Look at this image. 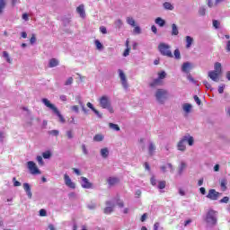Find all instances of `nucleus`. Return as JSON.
<instances>
[{"instance_id":"41","label":"nucleus","mask_w":230,"mask_h":230,"mask_svg":"<svg viewBox=\"0 0 230 230\" xmlns=\"http://www.w3.org/2000/svg\"><path fill=\"white\" fill-rule=\"evenodd\" d=\"M95 46H96L97 49H103V45L98 40H95Z\"/></svg>"},{"instance_id":"32","label":"nucleus","mask_w":230,"mask_h":230,"mask_svg":"<svg viewBox=\"0 0 230 230\" xmlns=\"http://www.w3.org/2000/svg\"><path fill=\"white\" fill-rule=\"evenodd\" d=\"M3 57H4V58H5L6 62H8V64H12L13 60H12V58H10V55L8 54V52L4 51Z\"/></svg>"},{"instance_id":"60","label":"nucleus","mask_w":230,"mask_h":230,"mask_svg":"<svg viewBox=\"0 0 230 230\" xmlns=\"http://www.w3.org/2000/svg\"><path fill=\"white\" fill-rule=\"evenodd\" d=\"M226 85H223V86H219L218 87V93L219 94H223L224 93V89H225Z\"/></svg>"},{"instance_id":"8","label":"nucleus","mask_w":230,"mask_h":230,"mask_svg":"<svg viewBox=\"0 0 230 230\" xmlns=\"http://www.w3.org/2000/svg\"><path fill=\"white\" fill-rule=\"evenodd\" d=\"M64 181H65V184H66V186H67V188H70L71 190H75V188H76V184L75 182H73V181H71V178L69 177V175L65 174Z\"/></svg>"},{"instance_id":"16","label":"nucleus","mask_w":230,"mask_h":230,"mask_svg":"<svg viewBox=\"0 0 230 230\" xmlns=\"http://www.w3.org/2000/svg\"><path fill=\"white\" fill-rule=\"evenodd\" d=\"M76 12H77V13H79V15H80V17H82V19H84V17H85V9H84V4H80L76 8Z\"/></svg>"},{"instance_id":"3","label":"nucleus","mask_w":230,"mask_h":230,"mask_svg":"<svg viewBox=\"0 0 230 230\" xmlns=\"http://www.w3.org/2000/svg\"><path fill=\"white\" fill-rule=\"evenodd\" d=\"M155 98L159 103H164V100L168 99V91L164 89L156 90Z\"/></svg>"},{"instance_id":"31","label":"nucleus","mask_w":230,"mask_h":230,"mask_svg":"<svg viewBox=\"0 0 230 230\" xmlns=\"http://www.w3.org/2000/svg\"><path fill=\"white\" fill-rule=\"evenodd\" d=\"M156 85H161V79L156 78L150 83V87H156Z\"/></svg>"},{"instance_id":"29","label":"nucleus","mask_w":230,"mask_h":230,"mask_svg":"<svg viewBox=\"0 0 230 230\" xmlns=\"http://www.w3.org/2000/svg\"><path fill=\"white\" fill-rule=\"evenodd\" d=\"M183 111L184 112H187V114H190V112H191V104L190 103L183 104Z\"/></svg>"},{"instance_id":"53","label":"nucleus","mask_w":230,"mask_h":230,"mask_svg":"<svg viewBox=\"0 0 230 230\" xmlns=\"http://www.w3.org/2000/svg\"><path fill=\"white\" fill-rule=\"evenodd\" d=\"M71 84H73V77H69L65 85H71Z\"/></svg>"},{"instance_id":"22","label":"nucleus","mask_w":230,"mask_h":230,"mask_svg":"<svg viewBox=\"0 0 230 230\" xmlns=\"http://www.w3.org/2000/svg\"><path fill=\"white\" fill-rule=\"evenodd\" d=\"M58 66V60L57 58H51L49 62V67H57Z\"/></svg>"},{"instance_id":"54","label":"nucleus","mask_w":230,"mask_h":230,"mask_svg":"<svg viewBox=\"0 0 230 230\" xmlns=\"http://www.w3.org/2000/svg\"><path fill=\"white\" fill-rule=\"evenodd\" d=\"M147 217H148V214H146V213L143 214L140 218L141 222H145Z\"/></svg>"},{"instance_id":"19","label":"nucleus","mask_w":230,"mask_h":230,"mask_svg":"<svg viewBox=\"0 0 230 230\" xmlns=\"http://www.w3.org/2000/svg\"><path fill=\"white\" fill-rule=\"evenodd\" d=\"M4 8H6V0H0V15L4 13Z\"/></svg>"},{"instance_id":"34","label":"nucleus","mask_w":230,"mask_h":230,"mask_svg":"<svg viewBox=\"0 0 230 230\" xmlns=\"http://www.w3.org/2000/svg\"><path fill=\"white\" fill-rule=\"evenodd\" d=\"M66 136L67 139H73L75 137V133L73 132L72 129H69L66 131Z\"/></svg>"},{"instance_id":"35","label":"nucleus","mask_w":230,"mask_h":230,"mask_svg":"<svg viewBox=\"0 0 230 230\" xmlns=\"http://www.w3.org/2000/svg\"><path fill=\"white\" fill-rule=\"evenodd\" d=\"M109 127H110V128H112L113 130H116L117 132H119V130H120L119 126H118V124L110 123Z\"/></svg>"},{"instance_id":"14","label":"nucleus","mask_w":230,"mask_h":230,"mask_svg":"<svg viewBox=\"0 0 230 230\" xmlns=\"http://www.w3.org/2000/svg\"><path fill=\"white\" fill-rule=\"evenodd\" d=\"M208 76L213 80V82H218V76H220V74L218 72L210 71L208 72Z\"/></svg>"},{"instance_id":"9","label":"nucleus","mask_w":230,"mask_h":230,"mask_svg":"<svg viewBox=\"0 0 230 230\" xmlns=\"http://www.w3.org/2000/svg\"><path fill=\"white\" fill-rule=\"evenodd\" d=\"M106 208H104V214L105 215H111L112 211H114V204H112V201H106Z\"/></svg>"},{"instance_id":"52","label":"nucleus","mask_w":230,"mask_h":230,"mask_svg":"<svg viewBox=\"0 0 230 230\" xmlns=\"http://www.w3.org/2000/svg\"><path fill=\"white\" fill-rule=\"evenodd\" d=\"M82 150H83V154H84V155H87L88 151H87V147L85 146V145H82Z\"/></svg>"},{"instance_id":"45","label":"nucleus","mask_w":230,"mask_h":230,"mask_svg":"<svg viewBox=\"0 0 230 230\" xmlns=\"http://www.w3.org/2000/svg\"><path fill=\"white\" fill-rule=\"evenodd\" d=\"M40 217H48V212L46 211V209L41 208L40 210Z\"/></svg>"},{"instance_id":"2","label":"nucleus","mask_w":230,"mask_h":230,"mask_svg":"<svg viewBox=\"0 0 230 230\" xmlns=\"http://www.w3.org/2000/svg\"><path fill=\"white\" fill-rule=\"evenodd\" d=\"M158 49L164 57H168V58H173V54L170 50V45L166 43H160L158 45Z\"/></svg>"},{"instance_id":"43","label":"nucleus","mask_w":230,"mask_h":230,"mask_svg":"<svg viewBox=\"0 0 230 230\" xmlns=\"http://www.w3.org/2000/svg\"><path fill=\"white\" fill-rule=\"evenodd\" d=\"M220 204H227L229 202V197L226 196L219 200Z\"/></svg>"},{"instance_id":"15","label":"nucleus","mask_w":230,"mask_h":230,"mask_svg":"<svg viewBox=\"0 0 230 230\" xmlns=\"http://www.w3.org/2000/svg\"><path fill=\"white\" fill-rule=\"evenodd\" d=\"M107 182L110 186H116V184H119V179L117 177H110L108 178Z\"/></svg>"},{"instance_id":"55","label":"nucleus","mask_w":230,"mask_h":230,"mask_svg":"<svg viewBox=\"0 0 230 230\" xmlns=\"http://www.w3.org/2000/svg\"><path fill=\"white\" fill-rule=\"evenodd\" d=\"M13 186H15V187L21 186V182L17 181V180L15 178H13Z\"/></svg>"},{"instance_id":"56","label":"nucleus","mask_w":230,"mask_h":230,"mask_svg":"<svg viewBox=\"0 0 230 230\" xmlns=\"http://www.w3.org/2000/svg\"><path fill=\"white\" fill-rule=\"evenodd\" d=\"M203 84L207 89H211V84L208 81H203Z\"/></svg>"},{"instance_id":"38","label":"nucleus","mask_w":230,"mask_h":230,"mask_svg":"<svg viewBox=\"0 0 230 230\" xmlns=\"http://www.w3.org/2000/svg\"><path fill=\"white\" fill-rule=\"evenodd\" d=\"M164 78H166V72L162 71V72L158 73V79L159 80H164Z\"/></svg>"},{"instance_id":"49","label":"nucleus","mask_w":230,"mask_h":230,"mask_svg":"<svg viewBox=\"0 0 230 230\" xmlns=\"http://www.w3.org/2000/svg\"><path fill=\"white\" fill-rule=\"evenodd\" d=\"M199 15H201V16L206 15V8L201 7V8L199 10Z\"/></svg>"},{"instance_id":"64","label":"nucleus","mask_w":230,"mask_h":230,"mask_svg":"<svg viewBox=\"0 0 230 230\" xmlns=\"http://www.w3.org/2000/svg\"><path fill=\"white\" fill-rule=\"evenodd\" d=\"M154 230H159V222L155 223Z\"/></svg>"},{"instance_id":"28","label":"nucleus","mask_w":230,"mask_h":230,"mask_svg":"<svg viewBox=\"0 0 230 230\" xmlns=\"http://www.w3.org/2000/svg\"><path fill=\"white\" fill-rule=\"evenodd\" d=\"M184 170H186V163L181 162L178 170L179 175H182V172H184Z\"/></svg>"},{"instance_id":"48","label":"nucleus","mask_w":230,"mask_h":230,"mask_svg":"<svg viewBox=\"0 0 230 230\" xmlns=\"http://www.w3.org/2000/svg\"><path fill=\"white\" fill-rule=\"evenodd\" d=\"M31 44H35L37 42V38L35 37V34H32V36L30 39Z\"/></svg>"},{"instance_id":"40","label":"nucleus","mask_w":230,"mask_h":230,"mask_svg":"<svg viewBox=\"0 0 230 230\" xmlns=\"http://www.w3.org/2000/svg\"><path fill=\"white\" fill-rule=\"evenodd\" d=\"M174 57L177 60L181 59V51L179 50V49H176L174 50Z\"/></svg>"},{"instance_id":"10","label":"nucleus","mask_w":230,"mask_h":230,"mask_svg":"<svg viewBox=\"0 0 230 230\" xmlns=\"http://www.w3.org/2000/svg\"><path fill=\"white\" fill-rule=\"evenodd\" d=\"M186 141H188V137L185 136L181 138V140L178 142V145H177L178 150H180L181 152H184V150H186V146L184 145Z\"/></svg>"},{"instance_id":"62","label":"nucleus","mask_w":230,"mask_h":230,"mask_svg":"<svg viewBox=\"0 0 230 230\" xmlns=\"http://www.w3.org/2000/svg\"><path fill=\"white\" fill-rule=\"evenodd\" d=\"M22 17L23 21H29L30 20L29 16H28V13H24Z\"/></svg>"},{"instance_id":"25","label":"nucleus","mask_w":230,"mask_h":230,"mask_svg":"<svg viewBox=\"0 0 230 230\" xmlns=\"http://www.w3.org/2000/svg\"><path fill=\"white\" fill-rule=\"evenodd\" d=\"M186 48L190 49L191 48V44H193V38H191L190 36H186Z\"/></svg>"},{"instance_id":"4","label":"nucleus","mask_w":230,"mask_h":230,"mask_svg":"<svg viewBox=\"0 0 230 230\" xmlns=\"http://www.w3.org/2000/svg\"><path fill=\"white\" fill-rule=\"evenodd\" d=\"M206 222L208 224H211L212 226H216L217 224V211L210 209L207 213Z\"/></svg>"},{"instance_id":"12","label":"nucleus","mask_w":230,"mask_h":230,"mask_svg":"<svg viewBox=\"0 0 230 230\" xmlns=\"http://www.w3.org/2000/svg\"><path fill=\"white\" fill-rule=\"evenodd\" d=\"M119 75L123 87H127V76L125 75V73H123V70L119 69Z\"/></svg>"},{"instance_id":"21","label":"nucleus","mask_w":230,"mask_h":230,"mask_svg":"<svg viewBox=\"0 0 230 230\" xmlns=\"http://www.w3.org/2000/svg\"><path fill=\"white\" fill-rule=\"evenodd\" d=\"M155 152V145H154V143H150L149 144V146H148V154L149 155H154Z\"/></svg>"},{"instance_id":"46","label":"nucleus","mask_w":230,"mask_h":230,"mask_svg":"<svg viewBox=\"0 0 230 230\" xmlns=\"http://www.w3.org/2000/svg\"><path fill=\"white\" fill-rule=\"evenodd\" d=\"M150 182H151L152 186H156V184H157V180H155V176H152V177H151Z\"/></svg>"},{"instance_id":"33","label":"nucleus","mask_w":230,"mask_h":230,"mask_svg":"<svg viewBox=\"0 0 230 230\" xmlns=\"http://www.w3.org/2000/svg\"><path fill=\"white\" fill-rule=\"evenodd\" d=\"M127 22L129 24V26L136 27V20L132 17H128L127 18Z\"/></svg>"},{"instance_id":"11","label":"nucleus","mask_w":230,"mask_h":230,"mask_svg":"<svg viewBox=\"0 0 230 230\" xmlns=\"http://www.w3.org/2000/svg\"><path fill=\"white\" fill-rule=\"evenodd\" d=\"M81 180L83 181L82 188H84L86 190H91V188H93V183H91V181H89V179H87L86 177L82 176Z\"/></svg>"},{"instance_id":"1","label":"nucleus","mask_w":230,"mask_h":230,"mask_svg":"<svg viewBox=\"0 0 230 230\" xmlns=\"http://www.w3.org/2000/svg\"><path fill=\"white\" fill-rule=\"evenodd\" d=\"M42 103H44V105L46 107H48L49 109H50V111H53L54 114H57L58 117L59 118V121L60 123H66V119H64V116H62V114L60 113V111H58V108H57L55 106V104H52L49 100L44 98L42 99Z\"/></svg>"},{"instance_id":"18","label":"nucleus","mask_w":230,"mask_h":230,"mask_svg":"<svg viewBox=\"0 0 230 230\" xmlns=\"http://www.w3.org/2000/svg\"><path fill=\"white\" fill-rule=\"evenodd\" d=\"M171 35H172V37L179 35V28H177V25L175 23L172 24Z\"/></svg>"},{"instance_id":"13","label":"nucleus","mask_w":230,"mask_h":230,"mask_svg":"<svg viewBox=\"0 0 230 230\" xmlns=\"http://www.w3.org/2000/svg\"><path fill=\"white\" fill-rule=\"evenodd\" d=\"M181 71L183 73L190 74V71H191V64L190 62L183 63L181 66Z\"/></svg>"},{"instance_id":"44","label":"nucleus","mask_w":230,"mask_h":230,"mask_svg":"<svg viewBox=\"0 0 230 230\" xmlns=\"http://www.w3.org/2000/svg\"><path fill=\"white\" fill-rule=\"evenodd\" d=\"M134 33H136L137 35H139V33H141V28L139 26H136L133 30Z\"/></svg>"},{"instance_id":"20","label":"nucleus","mask_w":230,"mask_h":230,"mask_svg":"<svg viewBox=\"0 0 230 230\" xmlns=\"http://www.w3.org/2000/svg\"><path fill=\"white\" fill-rule=\"evenodd\" d=\"M155 22V24H158V26H160L161 28H163V26H164L166 24V22L164 20H163V18H161V17L156 18Z\"/></svg>"},{"instance_id":"51","label":"nucleus","mask_w":230,"mask_h":230,"mask_svg":"<svg viewBox=\"0 0 230 230\" xmlns=\"http://www.w3.org/2000/svg\"><path fill=\"white\" fill-rule=\"evenodd\" d=\"M128 55H130V48L125 49L123 57H128Z\"/></svg>"},{"instance_id":"6","label":"nucleus","mask_w":230,"mask_h":230,"mask_svg":"<svg viewBox=\"0 0 230 230\" xmlns=\"http://www.w3.org/2000/svg\"><path fill=\"white\" fill-rule=\"evenodd\" d=\"M220 195H222V194L220 192L217 191V190L210 189L207 195V199H209V200H218V197H220Z\"/></svg>"},{"instance_id":"50","label":"nucleus","mask_w":230,"mask_h":230,"mask_svg":"<svg viewBox=\"0 0 230 230\" xmlns=\"http://www.w3.org/2000/svg\"><path fill=\"white\" fill-rule=\"evenodd\" d=\"M213 26H214V28H216V30H218V28L220 26V22H218V21H217V20H214Z\"/></svg>"},{"instance_id":"5","label":"nucleus","mask_w":230,"mask_h":230,"mask_svg":"<svg viewBox=\"0 0 230 230\" xmlns=\"http://www.w3.org/2000/svg\"><path fill=\"white\" fill-rule=\"evenodd\" d=\"M27 166L31 173V175H40V170L37 167V164L33 161H29Z\"/></svg>"},{"instance_id":"24","label":"nucleus","mask_w":230,"mask_h":230,"mask_svg":"<svg viewBox=\"0 0 230 230\" xmlns=\"http://www.w3.org/2000/svg\"><path fill=\"white\" fill-rule=\"evenodd\" d=\"M220 186H221L222 191H226V190H227V180L222 179L220 181Z\"/></svg>"},{"instance_id":"37","label":"nucleus","mask_w":230,"mask_h":230,"mask_svg":"<svg viewBox=\"0 0 230 230\" xmlns=\"http://www.w3.org/2000/svg\"><path fill=\"white\" fill-rule=\"evenodd\" d=\"M164 8H165V10H173V6L170 2L164 3Z\"/></svg>"},{"instance_id":"23","label":"nucleus","mask_w":230,"mask_h":230,"mask_svg":"<svg viewBox=\"0 0 230 230\" xmlns=\"http://www.w3.org/2000/svg\"><path fill=\"white\" fill-rule=\"evenodd\" d=\"M101 155L104 159H107V157H109V149L107 147L101 149Z\"/></svg>"},{"instance_id":"63","label":"nucleus","mask_w":230,"mask_h":230,"mask_svg":"<svg viewBox=\"0 0 230 230\" xmlns=\"http://www.w3.org/2000/svg\"><path fill=\"white\" fill-rule=\"evenodd\" d=\"M226 51L229 52L230 51V40H228L226 42Z\"/></svg>"},{"instance_id":"59","label":"nucleus","mask_w":230,"mask_h":230,"mask_svg":"<svg viewBox=\"0 0 230 230\" xmlns=\"http://www.w3.org/2000/svg\"><path fill=\"white\" fill-rule=\"evenodd\" d=\"M194 101L196 102V103L198 105H200L201 102H200V99L199 98V96L195 95L194 96Z\"/></svg>"},{"instance_id":"17","label":"nucleus","mask_w":230,"mask_h":230,"mask_svg":"<svg viewBox=\"0 0 230 230\" xmlns=\"http://www.w3.org/2000/svg\"><path fill=\"white\" fill-rule=\"evenodd\" d=\"M23 190L26 191L29 199H31L32 194H31V186L29 185V183H23Z\"/></svg>"},{"instance_id":"27","label":"nucleus","mask_w":230,"mask_h":230,"mask_svg":"<svg viewBox=\"0 0 230 230\" xmlns=\"http://www.w3.org/2000/svg\"><path fill=\"white\" fill-rule=\"evenodd\" d=\"M216 73H219V75H222V64L217 62L215 64V70Z\"/></svg>"},{"instance_id":"36","label":"nucleus","mask_w":230,"mask_h":230,"mask_svg":"<svg viewBox=\"0 0 230 230\" xmlns=\"http://www.w3.org/2000/svg\"><path fill=\"white\" fill-rule=\"evenodd\" d=\"M166 188V181H161L158 182V189L164 190Z\"/></svg>"},{"instance_id":"26","label":"nucleus","mask_w":230,"mask_h":230,"mask_svg":"<svg viewBox=\"0 0 230 230\" xmlns=\"http://www.w3.org/2000/svg\"><path fill=\"white\" fill-rule=\"evenodd\" d=\"M86 105L89 109H91V111H93V112H94V114H96V116H100V111H98V110H96L95 107L93 106V103L87 102Z\"/></svg>"},{"instance_id":"58","label":"nucleus","mask_w":230,"mask_h":230,"mask_svg":"<svg viewBox=\"0 0 230 230\" xmlns=\"http://www.w3.org/2000/svg\"><path fill=\"white\" fill-rule=\"evenodd\" d=\"M49 134H51L52 136H58L59 132L58 130L54 129L49 131Z\"/></svg>"},{"instance_id":"39","label":"nucleus","mask_w":230,"mask_h":230,"mask_svg":"<svg viewBox=\"0 0 230 230\" xmlns=\"http://www.w3.org/2000/svg\"><path fill=\"white\" fill-rule=\"evenodd\" d=\"M42 157H43V159H49V157H51V152H49V151L44 152L42 154Z\"/></svg>"},{"instance_id":"57","label":"nucleus","mask_w":230,"mask_h":230,"mask_svg":"<svg viewBox=\"0 0 230 230\" xmlns=\"http://www.w3.org/2000/svg\"><path fill=\"white\" fill-rule=\"evenodd\" d=\"M100 31L103 33V35L107 34V28L104 26L100 27Z\"/></svg>"},{"instance_id":"47","label":"nucleus","mask_w":230,"mask_h":230,"mask_svg":"<svg viewBox=\"0 0 230 230\" xmlns=\"http://www.w3.org/2000/svg\"><path fill=\"white\" fill-rule=\"evenodd\" d=\"M37 161H38L39 164H40V166H42L44 164V160L42 159V156H40V155L37 156Z\"/></svg>"},{"instance_id":"30","label":"nucleus","mask_w":230,"mask_h":230,"mask_svg":"<svg viewBox=\"0 0 230 230\" xmlns=\"http://www.w3.org/2000/svg\"><path fill=\"white\" fill-rule=\"evenodd\" d=\"M93 141L96 143H100L101 141H103V135L102 134H97L93 137Z\"/></svg>"},{"instance_id":"61","label":"nucleus","mask_w":230,"mask_h":230,"mask_svg":"<svg viewBox=\"0 0 230 230\" xmlns=\"http://www.w3.org/2000/svg\"><path fill=\"white\" fill-rule=\"evenodd\" d=\"M71 111H73L74 112H78L79 108H78V106L75 105V106L71 107Z\"/></svg>"},{"instance_id":"42","label":"nucleus","mask_w":230,"mask_h":230,"mask_svg":"<svg viewBox=\"0 0 230 230\" xmlns=\"http://www.w3.org/2000/svg\"><path fill=\"white\" fill-rule=\"evenodd\" d=\"M186 141H188L190 146H193V142H194L193 137L187 136Z\"/></svg>"},{"instance_id":"7","label":"nucleus","mask_w":230,"mask_h":230,"mask_svg":"<svg viewBox=\"0 0 230 230\" xmlns=\"http://www.w3.org/2000/svg\"><path fill=\"white\" fill-rule=\"evenodd\" d=\"M99 103L102 107V109H107L109 105H111V99L107 95H103L100 98Z\"/></svg>"}]
</instances>
